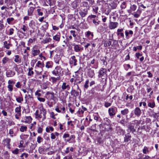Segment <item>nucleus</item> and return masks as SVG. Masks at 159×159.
Masks as SVG:
<instances>
[{
	"mask_svg": "<svg viewBox=\"0 0 159 159\" xmlns=\"http://www.w3.org/2000/svg\"><path fill=\"white\" fill-rule=\"evenodd\" d=\"M46 110L43 108L40 110V113H39L38 110H37L35 113L36 118L39 119L42 118V120H43L46 118Z\"/></svg>",
	"mask_w": 159,
	"mask_h": 159,
	"instance_id": "nucleus-1",
	"label": "nucleus"
},
{
	"mask_svg": "<svg viewBox=\"0 0 159 159\" xmlns=\"http://www.w3.org/2000/svg\"><path fill=\"white\" fill-rule=\"evenodd\" d=\"M64 69H62L60 66H57L54 70L52 71V74L56 76L60 77L64 74L63 71Z\"/></svg>",
	"mask_w": 159,
	"mask_h": 159,
	"instance_id": "nucleus-2",
	"label": "nucleus"
},
{
	"mask_svg": "<svg viewBox=\"0 0 159 159\" xmlns=\"http://www.w3.org/2000/svg\"><path fill=\"white\" fill-rule=\"evenodd\" d=\"M100 128L101 129V127H102L104 128V129H102L103 130H105L107 131H108L111 130V125L109 124H107V123H105L103 124H100L99 125Z\"/></svg>",
	"mask_w": 159,
	"mask_h": 159,
	"instance_id": "nucleus-3",
	"label": "nucleus"
},
{
	"mask_svg": "<svg viewBox=\"0 0 159 159\" xmlns=\"http://www.w3.org/2000/svg\"><path fill=\"white\" fill-rule=\"evenodd\" d=\"M117 109L116 107H112L109 108L108 111L109 115L111 116L115 115L117 112Z\"/></svg>",
	"mask_w": 159,
	"mask_h": 159,
	"instance_id": "nucleus-4",
	"label": "nucleus"
},
{
	"mask_svg": "<svg viewBox=\"0 0 159 159\" xmlns=\"http://www.w3.org/2000/svg\"><path fill=\"white\" fill-rule=\"evenodd\" d=\"M118 23L116 22H110L109 24V28L111 30H113L117 28Z\"/></svg>",
	"mask_w": 159,
	"mask_h": 159,
	"instance_id": "nucleus-5",
	"label": "nucleus"
},
{
	"mask_svg": "<svg viewBox=\"0 0 159 159\" xmlns=\"http://www.w3.org/2000/svg\"><path fill=\"white\" fill-rule=\"evenodd\" d=\"M32 119L30 116H25L23 118L21 121L29 124L31 122Z\"/></svg>",
	"mask_w": 159,
	"mask_h": 159,
	"instance_id": "nucleus-6",
	"label": "nucleus"
},
{
	"mask_svg": "<svg viewBox=\"0 0 159 159\" xmlns=\"http://www.w3.org/2000/svg\"><path fill=\"white\" fill-rule=\"evenodd\" d=\"M134 112L136 116L139 117L142 114V111L139 108L137 107L134 110Z\"/></svg>",
	"mask_w": 159,
	"mask_h": 159,
	"instance_id": "nucleus-7",
	"label": "nucleus"
},
{
	"mask_svg": "<svg viewBox=\"0 0 159 159\" xmlns=\"http://www.w3.org/2000/svg\"><path fill=\"white\" fill-rule=\"evenodd\" d=\"M16 74L15 72L11 70H8L6 72V75L7 77H13Z\"/></svg>",
	"mask_w": 159,
	"mask_h": 159,
	"instance_id": "nucleus-8",
	"label": "nucleus"
},
{
	"mask_svg": "<svg viewBox=\"0 0 159 159\" xmlns=\"http://www.w3.org/2000/svg\"><path fill=\"white\" fill-rule=\"evenodd\" d=\"M123 30V29H118L117 30V35L119 38H122L123 39L124 37V33L122 32Z\"/></svg>",
	"mask_w": 159,
	"mask_h": 159,
	"instance_id": "nucleus-9",
	"label": "nucleus"
},
{
	"mask_svg": "<svg viewBox=\"0 0 159 159\" xmlns=\"http://www.w3.org/2000/svg\"><path fill=\"white\" fill-rule=\"evenodd\" d=\"M70 93L71 95H74L75 97L80 96L81 94V91H79L72 89Z\"/></svg>",
	"mask_w": 159,
	"mask_h": 159,
	"instance_id": "nucleus-10",
	"label": "nucleus"
},
{
	"mask_svg": "<svg viewBox=\"0 0 159 159\" xmlns=\"http://www.w3.org/2000/svg\"><path fill=\"white\" fill-rule=\"evenodd\" d=\"M106 72L107 70L106 69L103 68H101L98 72V76L99 77L103 76L106 74Z\"/></svg>",
	"mask_w": 159,
	"mask_h": 159,
	"instance_id": "nucleus-11",
	"label": "nucleus"
},
{
	"mask_svg": "<svg viewBox=\"0 0 159 159\" xmlns=\"http://www.w3.org/2000/svg\"><path fill=\"white\" fill-rule=\"evenodd\" d=\"M79 14L82 17H84L88 13L87 9H84L83 10H81L79 12Z\"/></svg>",
	"mask_w": 159,
	"mask_h": 159,
	"instance_id": "nucleus-12",
	"label": "nucleus"
},
{
	"mask_svg": "<svg viewBox=\"0 0 159 159\" xmlns=\"http://www.w3.org/2000/svg\"><path fill=\"white\" fill-rule=\"evenodd\" d=\"M61 88L63 90L67 89L68 90L70 89V85L66 82H63L61 86Z\"/></svg>",
	"mask_w": 159,
	"mask_h": 159,
	"instance_id": "nucleus-13",
	"label": "nucleus"
},
{
	"mask_svg": "<svg viewBox=\"0 0 159 159\" xmlns=\"http://www.w3.org/2000/svg\"><path fill=\"white\" fill-rule=\"evenodd\" d=\"M11 141V139L9 138H7L5 139H4L3 141V142L4 145H5L7 146V147L8 148H10V142Z\"/></svg>",
	"mask_w": 159,
	"mask_h": 159,
	"instance_id": "nucleus-14",
	"label": "nucleus"
},
{
	"mask_svg": "<svg viewBox=\"0 0 159 159\" xmlns=\"http://www.w3.org/2000/svg\"><path fill=\"white\" fill-rule=\"evenodd\" d=\"M153 148V147H152L149 149L148 147L144 146L143 149V152L144 154L148 153Z\"/></svg>",
	"mask_w": 159,
	"mask_h": 159,
	"instance_id": "nucleus-15",
	"label": "nucleus"
},
{
	"mask_svg": "<svg viewBox=\"0 0 159 159\" xmlns=\"http://www.w3.org/2000/svg\"><path fill=\"white\" fill-rule=\"evenodd\" d=\"M125 33L126 39H128L130 37L132 36L133 34V31L131 30H126L125 32Z\"/></svg>",
	"mask_w": 159,
	"mask_h": 159,
	"instance_id": "nucleus-16",
	"label": "nucleus"
},
{
	"mask_svg": "<svg viewBox=\"0 0 159 159\" xmlns=\"http://www.w3.org/2000/svg\"><path fill=\"white\" fill-rule=\"evenodd\" d=\"M35 7H30L28 10V15L29 16H32L33 15V12Z\"/></svg>",
	"mask_w": 159,
	"mask_h": 159,
	"instance_id": "nucleus-17",
	"label": "nucleus"
},
{
	"mask_svg": "<svg viewBox=\"0 0 159 159\" xmlns=\"http://www.w3.org/2000/svg\"><path fill=\"white\" fill-rule=\"evenodd\" d=\"M71 60L70 61V64H74V66H75L77 65V60L75 58V56H73L71 57Z\"/></svg>",
	"mask_w": 159,
	"mask_h": 159,
	"instance_id": "nucleus-18",
	"label": "nucleus"
},
{
	"mask_svg": "<svg viewBox=\"0 0 159 159\" xmlns=\"http://www.w3.org/2000/svg\"><path fill=\"white\" fill-rule=\"evenodd\" d=\"M128 129L130 130L131 132L133 133L135 131V129L134 128V123H130L128 126Z\"/></svg>",
	"mask_w": 159,
	"mask_h": 159,
	"instance_id": "nucleus-19",
	"label": "nucleus"
},
{
	"mask_svg": "<svg viewBox=\"0 0 159 159\" xmlns=\"http://www.w3.org/2000/svg\"><path fill=\"white\" fill-rule=\"evenodd\" d=\"M93 34L92 32L89 31H87L86 32V37L89 39H93Z\"/></svg>",
	"mask_w": 159,
	"mask_h": 159,
	"instance_id": "nucleus-20",
	"label": "nucleus"
},
{
	"mask_svg": "<svg viewBox=\"0 0 159 159\" xmlns=\"http://www.w3.org/2000/svg\"><path fill=\"white\" fill-rule=\"evenodd\" d=\"M131 138L130 134L129 133H128L125 135L124 137V141L125 142H128L130 140Z\"/></svg>",
	"mask_w": 159,
	"mask_h": 159,
	"instance_id": "nucleus-21",
	"label": "nucleus"
},
{
	"mask_svg": "<svg viewBox=\"0 0 159 159\" xmlns=\"http://www.w3.org/2000/svg\"><path fill=\"white\" fill-rule=\"evenodd\" d=\"M73 45L74 46V49L75 52H79L80 51L81 48L80 45L75 44V43Z\"/></svg>",
	"mask_w": 159,
	"mask_h": 159,
	"instance_id": "nucleus-22",
	"label": "nucleus"
},
{
	"mask_svg": "<svg viewBox=\"0 0 159 159\" xmlns=\"http://www.w3.org/2000/svg\"><path fill=\"white\" fill-rule=\"evenodd\" d=\"M60 34L58 33L55 35L53 36V39L54 40L59 42L60 40Z\"/></svg>",
	"mask_w": 159,
	"mask_h": 159,
	"instance_id": "nucleus-23",
	"label": "nucleus"
},
{
	"mask_svg": "<svg viewBox=\"0 0 159 159\" xmlns=\"http://www.w3.org/2000/svg\"><path fill=\"white\" fill-rule=\"evenodd\" d=\"M12 46L11 44L8 43L7 41H5L3 42V47L7 49H9Z\"/></svg>",
	"mask_w": 159,
	"mask_h": 159,
	"instance_id": "nucleus-24",
	"label": "nucleus"
},
{
	"mask_svg": "<svg viewBox=\"0 0 159 159\" xmlns=\"http://www.w3.org/2000/svg\"><path fill=\"white\" fill-rule=\"evenodd\" d=\"M32 55L34 56H35L39 55L40 52V51L39 50H35L33 49L31 51Z\"/></svg>",
	"mask_w": 159,
	"mask_h": 159,
	"instance_id": "nucleus-25",
	"label": "nucleus"
},
{
	"mask_svg": "<svg viewBox=\"0 0 159 159\" xmlns=\"http://www.w3.org/2000/svg\"><path fill=\"white\" fill-rule=\"evenodd\" d=\"M53 65V63L52 61H48L46 63L45 67L48 69L52 68Z\"/></svg>",
	"mask_w": 159,
	"mask_h": 159,
	"instance_id": "nucleus-26",
	"label": "nucleus"
},
{
	"mask_svg": "<svg viewBox=\"0 0 159 159\" xmlns=\"http://www.w3.org/2000/svg\"><path fill=\"white\" fill-rule=\"evenodd\" d=\"M120 112L122 115L126 116H127V114L129 112V110L127 108H125L123 110H121Z\"/></svg>",
	"mask_w": 159,
	"mask_h": 159,
	"instance_id": "nucleus-27",
	"label": "nucleus"
},
{
	"mask_svg": "<svg viewBox=\"0 0 159 159\" xmlns=\"http://www.w3.org/2000/svg\"><path fill=\"white\" fill-rule=\"evenodd\" d=\"M15 0H5V3H6L7 5H12L15 2Z\"/></svg>",
	"mask_w": 159,
	"mask_h": 159,
	"instance_id": "nucleus-28",
	"label": "nucleus"
},
{
	"mask_svg": "<svg viewBox=\"0 0 159 159\" xmlns=\"http://www.w3.org/2000/svg\"><path fill=\"white\" fill-rule=\"evenodd\" d=\"M88 75L89 77L91 78H93L94 75V70L91 69H89L88 72Z\"/></svg>",
	"mask_w": 159,
	"mask_h": 159,
	"instance_id": "nucleus-29",
	"label": "nucleus"
},
{
	"mask_svg": "<svg viewBox=\"0 0 159 159\" xmlns=\"http://www.w3.org/2000/svg\"><path fill=\"white\" fill-rule=\"evenodd\" d=\"M21 107L20 106L18 107H16L15 109V112L18 114L20 116H21Z\"/></svg>",
	"mask_w": 159,
	"mask_h": 159,
	"instance_id": "nucleus-30",
	"label": "nucleus"
},
{
	"mask_svg": "<svg viewBox=\"0 0 159 159\" xmlns=\"http://www.w3.org/2000/svg\"><path fill=\"white\" fill-rule=\"evenodd\" d=\"M51 40V39L50 38L47 37L42 40L41 42L45 44L50 42Z\"/></svg>",
	"mask_w": 159,
	"mask_h": 159,
	"instance_id": "nucleus-31",
	"label": "nucleus"
},
{
	"mask_svg": "<svg viewBox=\"0 0 159 159\" xmlns=\"http://www.w3.org/2000/svg\"><path fill=\"white\" fill-rule=\"evenodd\" d=\"M15 57L14 61L16 62H19L20 63L21 62V59L19 55H16L15 56Z\"/></svg>",
	"mask_w": 159,
	"mask_h": 159,
	"instance_id": "nucleus-32",
	"label": "nucleus"
},
{
	"mask_svg": "<svg viewBox=\"0 0 159 159\" xmlns=\"http://www.w3.org/2000/svg\"><path fill=\"white\" fill-rule=\"evenodd\" d=\"M33 68L31 67L28 69V75L29 76H33L34 74V72L33 71Z\"/></svg>",
	"mask_w": 159,
	"mask_h": 159,
	"instance_id": "nucleus-33",
	"label": "nucleus"
},
{
	"mask_svg": "<svg viewBox=\"0 0 159 159\" xmlns=\"http://www.w3.org/2000/svg\"><path fill=\"white\" fill-rule=\"evenodd\" d=\"M36 66L38 67L43 68L44 67V65L43 63H42L40 61H38L37 63L36 64Z\"/></svg>",
	"mask_w": 159,
	"mask_h": 159,
	"instance_id": "nucleus-34",
	"label": "nucleus"
},
{
	"mask_svg": "<svg viewBox=\"0 0 159 159\" xmlns=\"http://www.w3.org/2000/svg\"><path fill=\"white\" fill-rule=\"evenodd\" d=\"M51 79L52 80V82L53 84H55L57 80H60V77H57V78L52 77Z\"/></svg>",
	"mask_w": 159,
	"mask_h": 159,
	"instance_id": "nucleus-35",
	"label": "nucleus"
},
{
	"mask_svg": "<svg viewBox=\"0 0 159 159\" xmlns=\"http://www.w3.org/2000/svg\"><path fill=\"white\" fill-rule=\"evenodd\" d=\"M94 120L97 121H99L101 119L100 117L98 116V113H96L93 115Z\"/></svg>",
	"mask_w": 159,
	"mask_h": 159,
	"instance_id": "nucleus-36",
	"label": "nucleus"
},
{
	"mask_svg": "<svg viewBox=\"0 0 159 159\" xmlns=\"http://www.w3.org/2000/svg\"><path fill=\"white\" fill-rule=\"evenodd\" d=\"M10 60V59L7 57H4L2 59V62L3 64H6Z\"/></svg>",
	"mask_w": 159,
	"mask_h": 159,
	"instance_id": "nucleus-37",
	"label": "nucleus"
},
{
	"mask_svg": "<svg viewBox=\"0 0 159 159\" xmlns=\"http://www.w3.org/2000/svg\"><path fill=\"white\" fill-rule=\"evenodd\" d=\"M93 22L95 25L97 26L99 24L100 21L98 19H93Z\"/></svg>",
	"mask_w": 159,
	"mask_h": 159,
	"instance_id": "nucleus-38",
	"label": "nucleus"
},
{
	"mask_svg": "<svg viewBox=\"0 0 159 159\" xmlns=\"http://www.w3.org/2000/svg\"><path fill=\"white\" fill-rule=\"evenodd\" d=\"M148 105L149 107L151 108H153L155 107V104L154 102H149L148 103Z\"/></svg>",
	"mask_w": 159,
	"mask_h": 159,
	"instance_id": "nucleus-39",
	"label": "nucleus"
},
{
	"mask_svg": "<svg viewBox=\"0 0 159 159\" xmlns=\"http://www.w3.org/2000/svg\"><path fill=\"white\" fill-rule=\"evenodd\" d=\"M39 152L40 154H44L45 151V148L43 147H40L39 148Z\"/></svg>",
	"mask_w": 159,
	"mask_h": 159,
	"instance_id": "nucleus-40",
	"label": "nucleus"
},
{
	"mask_svg": "<svg viewBox=\"0 0 159 159\" xmlns=\"http://www.w3.org/2000/svg\"><path fill=\"white\" fill-rule=\"evenodd\" d=\"M111 43V42L110 40H108L107 41H106L104 43V46L105 47L110 46Z\"/></svg>",
	"mask_w": 159,
	"mask_h": 159,
	"instance_id": "nucleus-41",
	"label": "nucleus"
},
{
	"mask_svg": "<svg viewBox=\"0 0 159 159\" xmlns=\"http://www.w3.org/2000/svg\"><path fill=\"white\" fill-rule=\"evenodd\" d=\"M48 22H46L45 24L43 26H42L43 30L44 32H45L46 31V30L48 29Z\"/></svg>",
	"mask_w": 159,
	"mask_h": 159,
	"instance_id": "nucleus-42",
	"label": "nucleus"
},
{
	"mask_svg": "<svg viewBox=\"0 0 159 159\" xmlns=\"http://www.w3.org/2000/svg\"><path fill=\"white\" fill-rule=\"evenodd\" d=\"M27 127L26 126H21L20 127V130L21 132H24L26 130Z\"/></svg>",
	"mask_w": 159,
	"mask_h": 159,
	"instance_id": "nucleus-43",
	"label": "nucleus"
},
{
	"mask_svg": "<svg viewBox=\"0 0 159 159\" xmlns=\"http://www.w3.org/2000/svg\"><path fill=\"white\" fill-rule=\"evenodd\" d=\"M16 101L19 103H21L23 101V98L20 97L16 98Z\"/></svg>",
	"mask_w": 159,
	"mask_h": 159,
	"instance_id": "nucleus-44",
	"label": "nucleus"
},
{
	"mask_svg": "<svg viewBox=\"0 0 159 159\" xmlns=\"http://www.w3.org/2000/svg\"><path fill=\"white\" fill-rule=\"evenodd\" d=\"M137 7L136 5L135 4H133V5L131 4L130 8L131 9V11H134L136 10Z\"/></svg>",
	"mask_w": 159,
	"mask_h": 159,
	"instance_id": "nucleus-45",
	"label": "nucleus"
},
{
	"mask_svg": "<svg viewBox=\"0 0 159 159\" xmlns=\"http://www.w3.org/2000/svg\"><path fill=\"white\" fill-rule=\"evenodd\" d=\"M50 130L52 131H53L54 129L52 127L50 126L49 127H47L46 128V131L47 132H49Z\"/></svg>",
	"mask_w": 159,
	"mask_h": 159,
	"instance_id": "nucleus-46",
	"label": "nucleus"
},
{
	"mask_svg": "<svg viewBox=\"0 0 159 159\" xmlns=\"http://www.w3.org/2000/svg\"><path fill=\"white\" fill-rule=\"evenodd\" d=\"M41 11V9H38L37 10V12L38 13V14L39 16H42L43 15V13Z\"/></svg>",
	"mask_w": 159,
	"mask_h": 159,
	"instance_id": "nucleus-47",
	"label": "nucleus"
},
{
	"mask_svg": "<svg viewBox=\"0 0 159 159\" xmlns=\"http://www.w3.org/2000/svg\"><path fill=\"white\" fill-rule=\"evenodd\" d=\"M14 20V19L13 17H11L10 18H8L7 19V23L9 24H10L11 23V22L13 21Z\"/></svg>",
	"mask_w": 159,
	"mask_h": 159,
	"instance_id": "nucleus-48",
	"label": "nucleus"
},
{
	"mask_svg": "<svg viewBox=\"0 0 159 159\" xmlns=\"http://www.w3.org/2000/svg\"><path fill=\"white\" fill-rule=\"evenodd\" d=\"M138 13H135L134 14H132V15H134V16L136 18H138L139 16L141 13V12L140 11H137Z\"/></svg>",
	"mask_w": 159,
	"mask_h": 159,
	"instance_id": "nucleus-49",
	"label": "nucleus"
},
{
	"mask_svg": "<svg viewBox=\"0 0 159 159\" xmlns=\"http://www.w3.org/2000/svg\"><path fill=\"white\" fill-rule=\"evenodd\" d=\"M89 83V80H87L85 82L84 84V88L85 89H87L89 87L88 84Z\"/></svg>",
	"mask_w": 159,
	"mask_h": 159,
	"instance_id": "nucleus-50",
	"label": "nucleus"
},
{
	"mask_svg": "<svg viewBox=\"0 0 159 159\" xmlns=\"http://www.w3.org/2000/svg\"><path fill=\"white\" fill-rule=\"evenodd\" d=\"M120 7L122 9H124L126 7V2H123L120 5Z\"/></svg>",
	"mask_w": 159,
	"mask_h": 159,
	"instance_id": "nucleus-51",
	"label": "nucleus"
},
{
	"mask_svg": "<svg viewBox=\"0 0 159 159\" xmlns=\"http://www.w3.org/2000/svg\"><path fill=\"white\" fill-rule=\"evenodd\" d=\"M7 88L8 89V90L10 92H12L13 90V85H12L9 84L7 86Z\"/></svg>",
	"mask_w": 159,
	"mask_h": 159,
	"instance_id": "nucleus-52",
	"label": "nucleus"
},
{
	"mask_svg": "<svg viewBox=\"0 0 159 159\" xmlns=\"http://www.w3.org/2000/svg\"><path fill=\"white\" fill-rule=\"evenodd\" d=\"M41 92L40 90H37L35 92V95H36L38 97H39L41 96V94L39 93Z\"/></svg>",
	"mask_w": 159,
	"mask_h": 159,
	"instance_id": "nucleus-53",
	"label": "nucleus"
},
{
	"mask_svg": "<svg viewBox=\"0 0 159 159\" xmlns=\"http://www.w3.org/2000/svg\"><path fill=\"white\" fill-rule=\"evenodd\" d=\"M8 83L9 84L13 85L15 84V82L13 80H9L8 81Z\"/></svg>",
	"mask_w": 159,
	"mask_h": 159,
	"instance_id": "nucleus-54",
	"label": "nucleus"
},
{
	"mask_svg": "<svg viewBox=\"0 0 159 159\" xmlns=\"http://www.w3.org/2000/svg\"><path fill=\"white\" fill-rule=\"evenodd\" d=\"M111 105V103L109 102H105L104 103V106L107 108L110 106Z\"/></svg>",
	"mask_w": 159,
	"mask_h": 159,
	"instance_id": "nucleus-55",
	"label": "nucleus"
},
{
	"mask_svg": "<svg viewBox=\"0 0 159 159\" xmlns=\"http://www.w3.org/2000/svg\"><path fill=\"white\" fill-rule=\"evenodd\" d=\"M43 139L41 137L38 136L37 139V142L38 143H40L43 141Z\"/></svg>",
	"mask_w": 159,
	"mask_h": 159,
	"instance_id": "nucleus-56",
	"label": "nucleus"
},
{
	"mask_svg": "<svg viewBox=\"0 0 159 159\" xmlns=\"http://www.w3.org/2000/svg\"><path fill=\"white\" fill-rule=\"evenodd\" d=\"M37 99L40 102H44L45 101V99L44 98L38 97Z\"/></svg>",
	"mask_w": 159,
	"mask_h": 159,
	"instance_id": "nucleus-57",
	"label": "nucleus"
},
{
	"mask_svg": "<svg viewBox=\"0 0 159 159\" xmlns=\"http://www.w3.org/2000/svg\"><path fill=\"white\" fill-rule=\"evenodd\" d=\"M48 72L46 71L44 72L43 75H42L43 79L42 80H44V79L48 76Z\"/></svg>",
	"mask_w": 159,
	"mask_h": 159,
	"instance_id": "nucleus-58",
	"label": "nucleus"
},
{
	"mask_svg": "<svg viewBox=\"0 0 159 159\" xmlns=\"http://www.w3.org/2000/svg\"><path fill=\"white\" fill-rule=\"evenodd\" d=\"M21 29L23 30L25 32L28 30V28L25 25H22V27L21 28Z\"/></svg>",
	"mask_w": 159,
	"mask_h": 159,
	"instance_id": "nucleus-59",
	"label": "nucleus"
},
{
	"mask_svg": "<svg viewBox=\"0 0 159 159\" xmlns=\"http://www.w3.org/2000/svg\"><path fill=\"white\" fill-rule=\"evenodd\" d=\"M98 7H95L93 9V11L96 14L98 13Z\"/></svg>",
	"mask_w": 159,
	"mask_h": 159,
	"instance_id": "nucleus-60",
	"label": "nucleus"
},
{
	"mask_svg": "<svg viewBox=\"0 0 159 159\" xmlns=\"http://www.w3.org/2000/svg\"><path fill=\"white\" fill-rule=\"evenodd\" d=\"M19 150L17 148H16L15 150L12 151L13 153L15 154H17L19 152Z\"/></svg>",
	"mask_w": 159,
	"mask_h": 159,
	"instance_id": "nucleus-61",
	"label": "nucleus"
},
{
	"mask_svg": "<svg viewBox=\"0 0 159 159\" xmlns=\"http://www.w3.org/2000/svg\"><path fill=\"white\" fill-rule=\"evenodd\" d=\"M132 122L134 123V124H135L136 125H139L140 123V122L137 120L133 121H132Z\"/></svg>",
	"mask_w": 159,
	"mask_h": 159,
	"instance_id": "nucleus-62",
	"label": "nucleus"
},
{
	"mask_svg": "<svg viewBox=\"0 0 159 159\" xmlns=\"http://www.w3.org/2000/svg\"><path fill=\"white\" fill-rule=\"evenodd\" d=\"M51 117L53 119H55L56 117H55V115L53 112H51L50 113Z\"/></svg>",
	"mask_w": 159,
	"mask_h": 159,
	"instance_id": "nucleus-63",
	"label": "nucleus"
},
{
	"mask_svg": "<svg viewBox=\"0 0 159 159\" xmlns=\"http://www.w3.org/2000/svg\"><path fill=\"white\" fill-rule=\"evenodd\" d=\"M16 87L18 88H20L21 86V85L20 84V83L19 82H17L16 84L15 85Z\"/></svg>",
	"mask_w": 159,
	"mask_h": 159,
	"instance_id": "nucleus-64",
	"label": "nucleus"
}]
</instances>
